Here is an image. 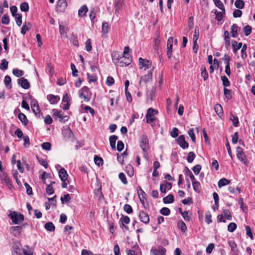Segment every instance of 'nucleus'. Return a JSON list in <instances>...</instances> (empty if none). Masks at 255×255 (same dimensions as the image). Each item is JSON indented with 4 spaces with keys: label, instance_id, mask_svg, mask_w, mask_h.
Returning <instances> with one entry per match:
<instances>
[{
    "label": "nucleus",
    "instance_id": "0eeeda50",
    "mask_svg": "<svg viewBox=\"0 0 255 255\" xmlns=\"http://www.w3.org/2000/svg\"><path fill=\"white\" fill-rule=\"evenodd\" d=\"M130 222V219L128 216L122 215L120 219L119 223L120 226L122 228H125L126 230H128V226H126L125 224H128Z\"/></svg>",
    "mask_w": 255,
    "mask_h": 255
},
{
    "label": "nucleus",
    "instance_id": "bb28decb",
    "mask_svg": "<svg viewBox=\"0 0 255 255\" xmlns=\"http://www.w3.org/2000/svg\"><path fill=\"white\" fill-rule=\"evenodd\" d=\"M192 185L194 190L198 193H199L201 191V185L199 182L196 181H192Z\"/></svg>",
    "mask_w": 255,
    "mask_h": 255
},
{
    "label": "nucleus",
    "instance_id": "13d9d810",
    "mask_svg": "<svg viewBox=\"0 0 255 255\" xmlns=\"http://www.w3.org/2000/svg\"><path fill=\"white\" fill-rule=\"evenodd\" d=\"M179 134V130L176 128H173L170 132V135L171 136L175 138L178 136Z\"/></svg>",
    "mask_w": 255,
    "mask_h": 255
},
{
    "label": "nucleus",
    "instance_id": "4468645a",
    "mask_svg": "<svg viewBox=\"0 0 255 255\" xmlns=\"http://www.w3.org/2000/svg\"><path fill=\"white\" fill-rule=\"evenodd\" d=\"M47 99L51 104H55L60 100V97L49 94L47 96Z\"/></svg>",
    "mask_w": 255,
    "mask_h": 255
},
{
    "label": "nucleus",
    "instance_id": "e2e57ef3",
    "mask_svg": "<svg viewBox=\"0 0 255 255\" xmlns=\"http://www.w3.org/2000/svg\"><path fill=\"white\" fill-rule=\"evenodd\" d=\"M12 255H21L20 249L18 245L15 246L13 251L12 252Z\"/></svg>",
    "mask_w": 255,
    "mask_h": 255
},
{
    "label": "nucleus",
    "instance_id": "864d4df0",
    "mask_svg": "<svg viewBox=\"0 0 255 255\" xmlns=\"http://www.w3.org/2000/svg\"><path fill=\"white\" fill-rule=\"evenodd\" d=\"M237 228V225L233 222L230 223L228 226V231L230 232H233Z\"/></svg>",
    "mask_w": 255,
    "mask_h": 255
},
{
    "label": "nucleus",
    "instance_id": "473e14b6",
    "mask_svg": "<svg viewBox=\"0 0 255 255\" xmlns=\"http://www.w3.org/2000/svg\"><path fill=\"white\" fill-rule=\"evenodd\" d=\"M177 226L182 232H185L187 230L186 224L183 221H180L177 223Z\"/></svg>",
    "mask_w": 255,
    "mask_h": 255
},
{
    "label": "nucleus",
    "instance_id": "2eb2a0df",
    "mask_svg": "<svg viewBox=\"0 0 255 255\" xmlns=\"http://www.w3.org/2000/svg\"><path fill=\"white\" fill-rule=\"evenodd\" d=\"M18 83L24 89H27L30 87V84L28 80L24 78L18 79Z\"/></svg>",
    "mask_w": 255,
    "mask_h": 255
},
{
    "label": "nucleus",
    "instance_id": "5701e85b",
    "mask_svg": "<svg viewBox=\"0 0 255 255\" xmlns=\"http://www.w3.org/2000/svg\"><path fill=\"white\" fill-rule=\"evenodd\" d=\"M118 138V136L115 135H111L109 137L110 145L113 149H115L116 148V142Z\"/></svg>",
    "mask_w": 255,
    "mask_h": 255
},
{
    "label": "nucleus",
    "instance_id": "c756f323",
    "mask_svg": "<svg viewBox=\"0 0 255 255\" xmlns=\"http://www.w3.org/2000/svg\"><path fill=\"white\" fill-rule=\"evenodd\" d=\"M230 183V181L227 179L223 178L221 179L218 182V187L221 188L223 186L227 185Z\"/></svg>",
    "mask_w": 255,
    "mask_h": 255
},
{
    "label": "nucleus",
    "instance_id": "69168bd1",
    "mask_svg": "<svg viewBox=\"0 0 255 255\" xmlns=\"http://www.w3.org/2000/svg\"><path fill=\"white\" fill-rule=\"evenodd\" d=\"M225 217L229 220H231L232 216L230 211L228 209H224L223 211Z\"/></svg>",
    "mask_w": 255,
    "mask_h": 255
},
{
    "label": "nucleus",
    "instance_id": "7ed1b4c3",
    "mask_svg": "<svg viewBox=\"0 0 255 255\" xmlns=\"http://www.w3.org/2000/svg\"><path fill=\"white\" fill-rule=\"evenodd\" d=\"M53 112L54 117L58 118L60 122L64 123L68 120V117L67 116H64L62 113L61 111L53 110Z\"/></svg>",
    "mask_w": 255,
    "mask_h": 255
},
{
    "label": "nucleus",
    "instance_id": "c9c22d12",
    "mask_svg": "<svg viewBox=\"0 0 255 255\" xmlns=\"http://www.w3.org/2000/svg\"><path fill=\"white\" fill-rule=\"evenodd\" d=\"M185 174L186 176H189L192 181H193L195 180L194 176L193 175L190 170L187 167H185Z\"/></svg>",
    "mask_w": 255,
    "mask_h": 255
},
{
    "label": "nucleus",
    "instance_id": "79ce46f5",
    "mask_svg": "<svg viewBox=\"0 0 255 255\" xmlns=\"http://www.w3.org/2000/svg\"><path fill=\"white\" fill-rule=\"evenodd\" d=\"M215 13L216 15V19L218 21H220L222 20L223 14L225 13H224L223 11H218L217 10H215Z\"/></svg>",
    "mask_w": 255,
    "mask_h": 255
},
{
    "label": "nucleus",
    "instance_id": "de8ad7c7",
    "mask_svg": "<svg viewBox=\"0 0 255 255\" xmlns=\"http://www.w3.org/2000/svg\"><path fill=\"white\" fill-rule=\"evenodd\" d=\"M239 203L240 205V207L242 209L243 211L245 213H247L248 212V207L247 206L244 205L243 198H240L239 199Z\"/></svg>",
    "mask_w": 255,
    "mask_h": 255
},
{
    "label": "nucleus",
    "instance_id": "393cba45",
    "mask_svg": "<svg viewBox=\"0 0 255 255\" xmlns=\"http://www.w3.org/2000/svg\"><path fill=\"white\" fill-rule=\"evenodd\" d=\"M216 113L219 116L221 117L223 115V109L220 104H216L214 108Z\"/></svg>",
    "mask_w": 255,
    "mask_h": 255
},
{
    "label": "nucleus",
    "instance_id": "c03bdc74",
    "mask_svg": "<svg viewBox=\"0 0 255 255\" xmlns=\"http://www.w3.org/2000/svg\"><path fill=\"white\" fill-rule=\"evenodd\" d=\"M20 9L22 11L27 12L29 10V5L26 2H23L20 4Z\"/></svg>",
    "mask_w": 255,
    "mask_h": 255
},
{
    "label": "nucleus",
    "instance_id": "9b49d317",
    "mask_svg": "<svg viewBox=\"0 0 255 255\" xmlns=\"http://www.w3.org/2000/svg\"><path fill=\"white\" fill-rule=\"evenodd\" d=\"M152 71H148L147 74L141 77L140 80V84H141L142 83H147L152 80Z\"/></svg>",
    "mask_w": 255,
    "mask_h": 255
},
{
    "label": "nucleus",
    "instance_id": "6ab92c4d",
    "mask_svg": "<svg viewBox=\"0 0 255 255\" xmlns=\"http://www.w3.org/2000/svg\"><path fill=\"white\" fill-rule=\"evenodd\" d=\"M59 176L61 181L67 180L68 176L64 168H61L59 171Z\"/></svg>",
    "mask_w": 255,
    "mask_h": 255
},
{
    "label": "nucleus",
    "instance_id": "7c9ffc66",
    "mask_svg": "<svg viewBox=\"0 0 255 255\" xmlns=\"http://www.w3.org/2000/svg\"><path fill=\"white\" fill-rule=\"evenodd\" d=\"M44 227L46 230L50 232L54 231L55 229L54 224L52 222L46 223L44 225Z\"/></svg>",
    "mask_w": 255,
    "mask_h": 255
},
{
    "label": "nucleus",
    "instance_id": "58836bf2",
    "mask_svg": "<svg viewBox=\"0 0 255 255\" xmlns=\"http://www.w3.org/2000/svg\"><path fill=\"white\" fill-rule=\"evenodd\" d=\"M228 244L229 245L230 247H231V251L234 253H237L238 252V250L237 249V244L235 243V242L233 241H230L228 242Z\"/></svg>",
    "mask_w": 255,
    "mask_h": 255
},
{
    "label": "nucleus",
    "instance_id": "4d7b16f0",
    "mask_svg": "<svg viewBox=\"0 0 255 255\" xmlns=\"http://www.w3.org/2000/svg\"><path fill=\"white\" fill-rule=\"evenodd\" d=\"M247 45L244 44L241 49V57L243 59H245L247 57V54L246 53Z\"/></svg>",
    "mask_w": 255,
    "mask_h": 255
},
{
    "label": "nucleus",
    "instance_id": "f8f14e48",
    "mask_svg": "<svg viewBox=\"0 0 255 255\" xmlns=\"http://www.w3.org/2000/svg\"><path fill=\"white\" fill-rule=\"evenodd\" d=\"M122 60L119 62V66L121 67L127 66L130 64L131 62V59L129 57L123 56L121 58Z\"/></svg>",
    "mask_w": 255,
    "mask_h": 255
},
{
    "label": "nucleus",
    "instance_id": "f704fd0d",
    "mask_svg": "<svg viewBox=\"0 0 255 255\" xmlns=\"http://www.w3.org/2000/svg\"><path fill=\"white\" fill-rule=\"evenodd\" d=\"M126 171L128 175L132 177L134 174L133 168L131 165H128L126 166Z\"/></svg>",
    "mask_w": 255,
    "mask_h": 255
},
{
    "label": "nucleus",
    "instance_id": "338daca9",
    "mask_svg": "<svg viewBox=\"0 0 255 255\" xmlns=\"http://www.w3.org/2000/svg\"><path fill=\"white\" fill-rule=\"evenodd\" d=\"M87 77L89 82H94L97 80V77L95 74L90 75L88 73Z\"/></svg>",
    "mask_w": 255,
    "mask_h": 255
},
{
    "label": "nucleus",
    "instance_id": "a878e982",
    "mask_svg": "<svg viewBox=\"0 0 255 255\" xmlns=\"http://www.w3.org/2000/svg\"><path fill=\"white\" fill-rule=\"evenodd\" d=\"M243 46V44L242 42H240L237 43L236 41H233L232 47L233 49V51L235 53L237 52V51L239 50Z\"/></svg>",
    "mask_w": 255,
    "mask_h": 255
},
{
    "label": "nucleus",
    "instance_id": "dca6fc26",
    "mask_svg": "<svg viewBox=\"0 0 255 255\" xmlns=\"http://www.w3.org/2000/svg\"><path fill=\"white\" fill-rule=\"evenodd\" d=\"M152 255H165L166 249L162 247H159L157 250H152Z\"/></svg>",
    "mask_w": 255,
    "mask_h": 255
},
{
    "label": "nucleus",
    "instance_id": "0e129e2a",
    "mask_svg": "<svg viewBox=\"0 0 255 255\" xmlns=\"http://www.w3.org/2000/svg\"><path fill=\"white\" fill-rule=\"evenodd\" d=\"M94 162L95 164L98 166L102 165L103 164V160L102 158L97 156L94 157Z\"/></svg>",
    "mask_w": 255,
    "mask_h": 255
},
{
    "label": "nucleus",
    "instance_id": "8fccbe9b",
    "mask_svg": "<svg viewBox=\"0 0 255 255\" xmlns=\"http://www.w3.org/2000/svg\"><path fill=\"white\" fill-rule=\"evenodd\" d=\"M221 79L222 81L223 85H224V87H228L230 85V83L227 77L225 76H221Z\"/></svg>",
    "mask_w": 255,
    "mask_h": 255
},
{
    "label": "nucleus",
    "instance_id": "09e8293b",
    "mask_svg": "<svg viewBox=\"0 0 255 255\" xmlns=\"http://www.w3.org/2000/svg\"><path fill=\"white\" fill-rule=\"evenodd\" d=\"M55 183V182H51L50 184L47 186L46 188V192L49 195H51L54 193V190L52 186V184Z\"/></svg>",
    "mask_w": 255,
    "mask_h": 255
},
{
    "label": "nucleus",
    "instance_id": "3c124183",
    "mask_svg": "<svg viewBox=\"0 0 255 255\" xmlns=\"http://www.w3.org/2000/svg\"><path fill=\"white\" fill-rule=\"evenodd\" d=\"M15 19V21L16 22L17 25L18 26H20L22 23V16L20 14H15L14 16Z\"/></svg>",
    "mask_w": 255,
    "mask_h": 255
},
{
    "label": "nucleus",
    "instance_id": "a19ab883",
    "mask_svg": "<svg viewBox=\"0 0 255 255\" xmlns=\"http://www.w3.org/2000/svg\"><path fill=\"white\" fill-rule=\"evenodd\" d=\"M224 94L228 100L231 99L232 97L231 90L227 89L226 87L224 88Z\"/></svg>",
    "mask_w": 255,
    "mask_h": 255
},
{
    "label": "nucleus",
    "instance_id": "f3484780",
    "mask_svg": "<svg viewBox=\"0 0 255 255\" xmlns=\"http://www.w3.org/2000/svg\"><path fill=\"white\" fill-rule=\"evenodd\" d=\"M21 227L18 226L11 227L10 228V233L15 237L20 235L21 233Z\"/></svg>",
    "mask_w": 255,
    "mask_h": 255
},
{
    "label": "nucleus",
    "instance_id": "680f3d73",
    "mask_svg": "<svg viewBox=\"0 0 255 255\" xmlns=\"http://www.w3.org/2000/svg\"><path fill=\"white\" fill-rule=\"evenodd\" d=\"M160 212L163 215L168 216L170 213V210L167 207H163L160 210Z\"/></svg>",
    "mask_w": 255,
    "mask_h": 255
},
{
    "label": "nucleus",
    "instance_id": "5fc2aeb1",
    "mask_svg": "<svg viewBox=\"0 0 255 255\" xmlns=\"http://www.w3.org/2000/svg\"><path fill=\"white\" fill-rule=\"evenodd\" d=\"M41 146L42 149L45 150H50L51 147V143L48 142H43Z\"/></svg>",
    "mask_w": 255,
    "mask_h": 255
},
{
    "label": "nucleus",
    "instance_id": "b1692460",
    "mask_svg": "<svg viewBox=\"0 0 255 255\" xmlns=\"http://www.w3.org/2000/svg\"><path fill=\"white\" fill-rule=\"evenodd\" d=\"M240 27L236 24H233L231 27V33L233 37H236Z\"/></svg>",
    "mask_w": 255,
    "mask_h": 255
},
{
    "label": "nucleus",
    "instance_id": "6e6552de",
    "mask_svg": "<svg viewBox=\"0 0 255 255\" xmlns=\"http://www.w3.org/2000/svg\"><path fill=\"white\" fill-rule=\"evenodd\" d=\"M177 143L183 149L188 147V143L185 141L184 135H180L176 139Z\"/></svg>",
    "mask_w": 255,
    "mask_h": 255
},
{
    "label": "nucleus",
    "instance_id": "ddd939ff",
    "mask_svg": "<svg viewBox=\"0 0 255 255\" xmlns=\"http://www.w3.org/2000/svg\"><path fill=\"white\" fill-rule=\"evenodd\" d=\"M172 188V184L167 181L164 182V184H160V191L161 193H165L166 192V189L170 190Z\"/></svg>",
    "mask_w": 255,
    "mask_h": 255
},
{
    "label": "nucleus",
    "instance_id": "ea45409f",
    "mask_svg": "<svg viewBox=\"0 0 255 255\" xmlns=\"http://www.w3.org/2000/svg\"><path fill=\"white\" fill-rule=\"evenodd\" d=\"M8 62L6 59H2L0 64V69L1 70H5L7 69Z\"/></svg>",
    "mask_w": 255,
    "mask_h": 255
},
{
    "label": "nucleus",
    "instance_id": "4be33fe9",
    "mask_svg": "<svg viewBox=\"0 0 255 255\" xmlns=\"http://www.w3.org/2000/svg\"><path fill=\"white\" fill-rule=\"evenodd\" d=\"M88 11L87 6L86 5H82L78 10V15L80 17L84 16Z\"/></svg>",
    "mask_w": 255,
    "mask_h": 255
},
{
    "label": "nucleus",
    "instance_id": "774afa93",
    "mask_svg": "<svg viewBox=\"0 0 255 255\" xmlns=\"http://www.w3.org/2000/svg\"><path fill=\"white\" fill-rule=\"evenodd\" d=\"M201 169V166L200 164H197L192 168V170L196 175H197L199 173Z\"/></svg>",
    "mask_w": 255,
    "mask_h": 255
},
{
    "label": "nucleus",
    "instance_id": "49530a36",
    "mask_svg": "<svg viewBox=\"0 0 255 255\" xmlns=\"http://www.w3.org/2000/svg\"><path fill=\"white\" fill-rule=\"evenodd\" d=\"M195 154L192 152V151H190L188 153V156H187V161L189 162V163H191L192 162V161L194 160V159H195Z\"/></svg>",
    "mask_w": 255,
    "mask_h": 255
},
{
    "label": "nucleus",
    "instance_id": "423d86ee",
    "mask_svg": "<svg viewBox=\"0 0 255 255\" xmlns=\"http://www.w3.org/2000/svg\"><path fill=\"white\" fill-rule=\"evenodd\" d=\"M31 107L33 112L38 117L42 116V113L40 112L39 105L36 101H32L31 102Z\"/></svg>",
    "mask_w": 255,
    "mask_h": 255
},
{
    "label": "nucleus",
    "instance_id": "e433bc0d",
    "mask_svg": "<svg viewBox=\"0 0 255 255\" xmlns=\"http://www.w3.org/2000/svg\"><path fill=\"white\" fill-rule=\"evenodd\" d=\"M11 78L9 76L6 75L5 76L4 79V83L6 87H8L9 88H11Z\"/></svg>",
    "mask_w": 255,
    "mask_h": 255
},
{
    "label": "nucleus",
    "instance_id": "a18cd8bd",
    "mask_svg": "<svg viewBox=\"0 0 255 255\" xmlns=\"http://www.w3.org/2000/svg\"><path fill=\"white\" fill-rule=\"evenodd\" d=\"M245 2L243 0H236L235 2V5L237 8L242 9L244 7Z\"/></svg>",
    "mask_w": 255,
    "mask_h": 255
},
{
    "label": "nucleus",
    "instance_id": "052dcab7",
    "mask_svg": "<svg viewBox=\"0 0 255 255\" xmlns=\"http://www.w3.org/2000/svg\"><path fill=\"white\" fill-rule=\"evenodd\" d=\"M70 41L75 46H79L78 40L77 37L76 36H75L74 35H72V36L70 38Z\"/></svg>",
    "mask_w": 255,
    "mask_h": 255
},
{
    "label": "nucleus",
    "instance_id": "1a4fd4ad",
    "mask_svg": "<svg viewBox=\"0 0 255 255\" xmlns=\"http://www.w3.org/2000/svg\"><path fill=\"white\" fill-rule=\"evenodd\" d=\"M138 217L141 221L144 224H148L149 221V217L147 213L143 211H140L138 214Z\"/></svg>",
    "mask_w": 255,
    "mask_h": 255
},
{
    "label": "nucleus",
    "instance_id": "4c0bfd02",
    "mask_svg": "<svg viewBox=\"0 0 255 255\" xmlns=\"http://www.w3.org/2000/svg\"><path fill=\"white\" fill-rule=\"evenodd\" d=\"M238 159L245 165H248V160L245 154H240V155L237 156Z\"/></svg>",
    "mask_w": 255,
    "mask_h": 255
},
{
    "label": "nucleus",
    "instance_id": "a211bd4d",
    "mask_svg": "<svg viewBox=\"0 0 255 255\" xmlns=\"http://www.w3.org/2000/svg\"><path fill=\"white\" fill-rule=\"evenodd\" d=\"M112 60L113 62L119 65V62H120L121 60H120V58L121 59L122 57L121 55L119 54V53H117V52H113L112 53Z\"/></svg>",
    "mask_w": 255,
    "mask_h": 255
},
{
    "label": "nucleus",
    "instance_id": "cd10ccee",
    "mask_svg": "<svg viewBox=\"0 0 255 255\" xmlns=\"http://www.w3.org/2000/svg\"><path fill=\"white\" fill-rule=\"evenodd\" d=\"M215 5L219 8L224 13H225V8L223 2L220 0H213Z\"/></svg>",
    "mask_w": 255,
    "mask_h": 255
},
{
    "label": "nucleus",
    "instance_id": "9d476101",
    "mask_svg": "<svg viewBox=\"0 0 255 255\" xmlns=\"http://www.w3.org/2000/svg\"><path fill=\"white\" fill-rule=\"evenodd\" d=\"M173 38L172 37H169L167 43V55L168 58H170L172 56V43Z\"/></svg>",
    "mask_w": 255,
    "mask_h": 255
},
{
    "label": "nucleus",
    "instance_id": "39448f33",
    "mask_svg": "<svg viewBox=\"0 0 255 255\" xmlns=\"http://www.w3.org/2000/svg\"><path fill=\"white\" fill-rule=\"evenodd\" d=\"M67 6L66 0H58L57 2L56 10L58 12H64Z\"/></svg>",
    "mask_w": 255,
    "mask_h": 255
},
{
    "label": "nucleus",
    "instance_id": "bf43d9fd",
    "mask_svg": "<svg viewBox=\"0 0 255 255\" xmlns=\"http://www.w3.org/2000/svg\"><path fill=\"white\" fill-rule=\"evenodd\" d=\"M244 32L246 36H248L252 32V27L249 25L245 26L244 28Z\"/></svg>",
    "mask_w": 255,
    "mask_h": 255
},
{
    "label": "nucleus",
    "instance_id": "6e6d98bb",
    "mask_svg": "<svg viewBox=\"0 0 255 255\" xmlns=\"http://www.w3.org/2000/svg\"><path fill=\"white\" fill-rule=\"evenodd\" d=\"M119 177L120 179L121 180L122 182L125 184L126 185L128 183V181L126 178V177L125 175L123 173L121 172L119 174Z\"/></svg>",
    "mask_w": 255,
    "mask_h": 255
},
{
    "label": "nucleus",
    "instance_id": "412c9836",
    "mask_svg": "<svg viewBox=\"0 0 255 255\" xmlns=\"http://www.w3.org/2000/svg\"><path fill=\"white\" fill-rule=\"evenodd\" d=\"M18 118L24 126H26L27 125L28 120L26 116L24 114L21 113H19L18 115Z\"/></svg>",
    "mask_w": 255,
    "mask_h": 255
},
{
    "label": "nucleus",
    "instance_id": "f03ea898",
    "mask_svg": "<svg viewBox=\"0 0 255 255\" xmlns=\"http://www.w3.org/2000/svg\"><path fill=\"white\" fill-rule=\"evenodd\" d=\"M140 146L144 152V156L146 157V152L149 148L148 139L146 135H141L140 138Z\"/></svg>",
    "mask_w": 255,
    "mask_h": 255
},
{
    "label": "nucleus",
    "instance_id": "f257e3e1",
    "mask_svg": "<svg viewBox=\"0 0 255 255\" xmlns=\"http://www.w3.org/2000/svg\"><path fill=\"white\" fill-rule=\"evenodd\" d=\"M8 216L10 218L12 222L14 224H19L24 220V216L18 213L16 211H9V214Z\"/></svg>",
    "mask_w": 255,
    "mask_h": 255
},
{
    "label": "nucleus",
    "instance_id": "37998d69",
    "mask_svg": "<svg viewBox=\"0 0 255 255\" xmlns=\"http://www.w3.org/2000/svg\"><path fill=\"white\" fill-rule=\"evenodd\" d=\"M224 40L225 41V45L228 47L230 46V37H229V33L228 31H225L224 32Z\"/></svg>",
    "mask_w": 255,
    "mask_h": 255
},
{
    "label": "nucleus",
    "instance_id": "603ef678",
    "mask_svg": "<svg viewBox=\"0 0 255 255\" xmlns=\"http://www.w3.org/2000/svg\"><path fill=\"white\" fill-rule=\"evenodd\" d=\"M12 73L17 77H20L23 74V72L22 70L17 69H14L12 70Z\"/></svg>",
    "mask_w": 255,
    "mask_h": 255
},
{
    "label": "nucleus",
    "instance_id": "20e7f679",
    "mask_svg": "<svg viewBox=\"0 0 255 255\" xmlns=\"http://www.w3.org/2000/svg\"><path fill=\"white\" fill-rule=\"evenodd\" d=\"M151 63V62L149 60H145L142 58H139V65H141L142 67H145V70L146 69L151 68L150 71H152L153 70L154 67H152Z\"/></svg>",
    "mask_w": 255,
    "mask_h": 255
},
{
    "label": "nucleus",
    "instance_id": "2f4dec72",
    "mask_svg": "<svg viewBox=\"0 0 255 255\" xmlns=\"http://www.w3.org/2000/svg\"><path fill=\"white\" fill-rule=\"evenodd\" d=\"M230 119L233 122V125L234 126L237 127L238 126L239 124V120L237 116L234 115L233 114H231L230 116Z\"/></svg>",
    "mask_w": 255,
    "mask_h": 255
},
{
    "label": "nucleus",
    "instance_id": "aec40b11",
    "mask_svg": "<svg viewBox=\"0 0 255 255\" xmlns=\"http://www.w3.org/2000/svg\"><path fill=\"white\" fill-rule=\"evenodd\" d=\"M0 180L2 184H5L8 186L11 185L10 180L6 174L3 173L0 175Z\"/></svg>",
    "mask_w": 255,
    "mask_h": 255
},
{
    "label": "nucleus",
    "instance_id": "c85d7f7f",
    "mask_svg": "<svg viewBox=\"0 0 255 255\" xmlns=\"http://www.w3.org/2000/svg\"><path fill=\"white\" fill-rule=\"evenodd\" d=\"M174 197L172 194H169L163 199V201L165 204L172 203L174 202Z\"/></svg>",
    "mask_w": 255,
    "mask_h": 255
},
{
    "label": "nucleus",
    "instance_id": "72a5a7b5",
    "mask_svg": "<svg viewBox=\"0 0 255 255\" xmlns=\"http://www.w3.org/2000/svg\"><path fill=\"white\" fill-rule=\"evenodd\" d=\"M155 89L154 88H152L150 91H148L147 94V99L152 100L155 97Z\"/></svg>",
    "mask_w": 255,
    "mask_h": 255
}]
</instances>
